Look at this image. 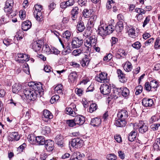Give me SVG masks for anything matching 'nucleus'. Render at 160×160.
<instances>
[{
  "label": "nucleus",
  "mask_w": 160,
  "mask_h": 160,
  "mask_svg": "<svg viewBox=\"0 0 160 160\" xmlns=\"http://www.w3.org/2000/svg\"><path fill=\"white\" fill-rule=\"evenodd\" d=\"M114 29V27L112 25L103 26L101 25L98 28V33L102 36L107 35L112 33Z\"/></svg>",
  "instance_id": "nucleus-1"
},
{
  "label": "nucleus",
  "mask_w": 160,
  "mask_h": 160,
  "mask_svg": "<svg viewBox=\"0 0 160 160\" xmlns=\"http://www.w3.org/2000/svg\"><path fill=\"white\" fill-rule=\"evenodd\" d=\"M34 92L29 88H26L23 91L24 94L26 99L29 101H34L37 97V94Z\"/></svg>",
  "instance_id": "nucleus-2"
},
{
  "label": "nucleus",
  "mask_w": 160,
  "mask_h": 160,
  "mask_svg": "<svg viewBox=\"0 0 160 160\" xmlns=\"http://www.w3.org/2000/svg\"><path fill=\"white\" fill-rule=\"evenodd\" d=\"M97 39L95 35H92L88 38L85 42V45L89 48H90L92 46H95L96 44Z\"/></svg>",
  "instance_id": "nucleus-3"
},
{
  "label": "nucleus",
  "mask_w": 160,
  "mask_h": 160,
  "mask_svg": "<svg viewBox=\"0 0 160 160\" xmlns=\"http://www.w3.org/2000/svg\"><path fill=\"white\" fill-rule=\"evenodd\" d=\"M33 91L35 93L37 94V97L40 96H42L43 94V89L42 88V84L40 82L35 83V84L34 86Z\"/></svg>",
  "instance_id": "nucleus-4"
},
{
  "label": "nucleus",
  "mask_w": 160,
  "mask_h": 160,
  "mask_svg": "<svg viewBox=\"0 0 160 160\" xmlns=\"http://www.w3.org/2000/svg\"><path fill=\"white\" fill-rule=\"evenodd\" d=\"M83 140L79 138L72 139L71 142V146L76 148H80L83 145Z\"/></svg>",
  "instance_id": "nucleus-5"
},
{
  "label": "nucleus",
  "mask_w": 160,
  "mask_h": 160,
  "mask_svg": "<svg viewBox=\"0 0 160 160\" xmlns=\"http://www.w3.org/2000/svg\"><path fill=\"white\" fill-rule=\"evenodd\" d=\"M111 89L110 86L105 83L101 85L100 88L101 92L104 95H107L110 93Z\"/></svg>",
  "instance_id": "nucleus-6"
},
{
  "label": "nucleus",
  "mask_w": 160,
  "mask_h": 160,
  "mask_svg": "<svg viewBox=\"0 0 160 160\" xmlns=\"http://www.w3.org/2000/svg\"><path fill=\"white\" fill-rule=\"evenodd\" d=\"M108 74L105 72H102L99 74L98 77L96 78L97 81L99 82L106 83L109 81L107 78Z\"/></svg>",
  "instance_id": "nucleus-7"
},
{
  "label": "nucleus",
  "mask_w": 160,
  "mask_h": 160,
  "mask_svg": "<svg viewBox=\"0 0 160 160\" xmlns=\"http://www.w3.org/2000/svg\"><path fill=\"white\" fill-rule=\"evenodd\" d=\"M54 141L51 140H47L46 141L44 145L47 151L51 152L54 148Z\"/></svg>",
  "instance_id": "nucleus-8"
},
{
  "label": "nucleus",
  "mask_w": 160,
  "mask_h": 160,
  "mask_svg": "<svg viewBox=\"0 0 160 160\" xmlns=\"http://www.w3.org/2000/svg\"><path fill=\"white\" fill-rule=\"evenodd\" d=\"M83 43L82 39L78 38H74L72 42V46L73 48H77L80 47Z\"/></svg>",
  "instance_id": "nucleus-9"
},
{
  "label": "nucleus",
  "mask_w": 160,
  "mask_h": 160,
  "mask_svg": "<svg viewBox=\"0 0 160 160\" xmlns=\"http://www.w3.org/2000/svg\"><path fill=\"white\" fill-rule=\"evenodd\" d=\"M14 2L12 0H7L5 2L4 10L6 12H10L13 6Z\"/></svg>",
  "instance_id": "nucleus-10"
},
{
  "label": "nucleus",
  "mask_w": 160,
  "mask_h": 160,
  "mask_svg": "<svg viewBox=\"0 0 160 160\" xmlns=\"http://www.w3.org/2000/svg\"><path fill=\"white\" fill-rule=\"evenodd\" d=\"M138 125L139 132L143 134L148 130V126L143 122H139Z\"/></svg>",
  "instance_id": "nucleus-11"
},
{
  "label": "nucleus",
  "mask_w": 160,
  "mask_h": 160,
  "mask_svg": "<svg viewBox=\"0 0 160 160\" xmlns=\"http://www.w3.org/2000/svg\"><path fill=\"white\" fill-rule=\"evenodd\" d=\"M32 49L36 52L39 51L42 46V42L41 41H37L32 42L31 44Z\"/></svg>",
  "instance_id": "nucleus-12"
},
{
  "label": "nucleus",
  "mask_w": 160,
  "mask_h": 160,
  "mask_svg": "<svg viewBox=\"0 0 160 160\" xmlns=\"http://www.w3.org/2000/svg\"><path fill=\"white\" fill-rule=\"evenodd\" d=\"M84 157L85 155L84 154H81L79 152H76L72 154L70 160H80Z\"/></svg>",
  "instance_id": "nucleus-13"
},
{
  "label": "nucleus",
  "mask_w": 160,
  "mask_h": 160,
  "mask_svg": "<svg viewBox=\"0 0 160 160\" xmlns=\"http://www.w3.org/2000/svg\"><path fill=\"white\" fill-rule=\"evenodd\" d=\"M121 91V88H114L113 90V92H112L110 96L108 97V98H114L115 99H117L119 96V93Z\"/></svg>",
  "instance_id": "nucleus-14"
},
{
  "label": "nucleus",
  "mask_w": 160,
  "mask_h": 160,
  "mask_svg": "<svg viewBox=\"0 0 160 160\" xmlns=\"http://www.w3.org/2000/svg\"><path fill=\"white\" fill-rule=\"evenodd\" d=\"M53 118V115L52 113L48 110H45L43 111V120L47 122Z\"/></svg>",
  "instance_id": "nucleus-15"
},
{
  "label": "nucleus",
  "mask_w": 160,
  "mask_h": 160,
  "mask_svg": "<svg viewBox=\"0 0 160 160\" xmlns=\"http://www.w3.org/2000/svg\"><path fill=\"white\" fill-rule=\"evenodd\" d=\"M77 124L82 125L85 121L84 117L81 115H78L75 116L74 119Z\"/></svg>",
  "instance_id": "nucleus-16"
},
{
  "label": "nucleus",
  "mask_w": 160,
  "mask_h": 160,
  "mask_svg": "<svg viewBox=\"0 0 160 160\" xmlns=\"http://www.w3.org/2000/svg\"><path fill=\"white\" fill-rule=\"evenodd\" d=\"M142 105L145 107H151L153 104L152 99L150 98H144L142 100Z\"/></svg>",
  "instance_id": "nucleus-17"
},
{
  "label": "nucleus",
  "mask_w": 160,
  "mask_h": 160,
  "mask_svg": "<svg viewBox=\"0 0 160 160\" xmlns=\"http://www.w3.org/2000/svg\"><path fill=\"white\" fill-rule=\"evenodd\" d=\"M128 112L126 110H122L119 112L117 114V116L119 118L125 120L128 117Z\"/></svg>",
  "instance_id": "nucleus-18"
},
{
  "label": "nucleus",
  "mask_w": 160,
  "mask_h": 160,
  "mask_svg": "<svg viewBox=\"0 0 160 160\" xmlns=\"http://www.w3.org/2000/svg\"><path fill=\"white\" fill-rule=\"evenodd\" d=\"M79 11V9L78 7H73L71 10L72 18L73 20H75L77 18Z\"/></svg>",
  "instance_id": "nucleus-19"
},
{
  "label": "nucleus",
  "mask_w": 160,
  "mask_h": 160,
  "mask_svg": "<svg viewBox=\"0 0 160 160\" xmlns=\"http://www.w3.org/2000/svg\"><path fill=\"white\" fill-rule=\"evenodd\" d=\"M117 73L120 81L122 82H125L126 81L125 75L123 73L122 71L120 69H118L117 71Z\"/></svg>",
  "instance_id": "nucleus-20"
},
{
  "label": "nucleus",
  "mask_w": 160,
  "mask_h": 160,
  "mask_svg": "<svg viewBox=\"0 0 160 160\" xmlns=\"http://www.w3.org/2000/svg\"><path fill=\"white\" fill-rule=\"evenodd\" d=\"M127 124L126 121L121 118H119L116 120L115 123V125L118 127H124Z\"/></svg>",
  "instance_id": "nucleus-21"
},
{
  "label": "nucleus",
  "mask_w": 160,
  "mask_h": 160,
  "mask_svg": "<svg viewBox=\"0 0 160 160\" xmlns=\"http://www.w3.org/2000/svg\"><path fill=\"white\" fill-rule=\"evenodd\" d=\"M89 62L90 59L86 55H85L80 61V64L83 67L87 66L89 64Z\"/></svg>",
  "instance_id": "nucleus-22"
},
{
  "label": "nucleus",
  "mask_w": 160,
  "mask_h": 160,
  "mask_svg": "<svg viewBox=\"0 0 160 160\" xmlns=\"http://www.w3.org/2000/svg\"><path fill=\"white\" fill-rule=\"evenodd\" d=\"M44 138L42 136H38L36 137V144L38 145H43L46 142Z\"/></svg>",
  "instance_id": "nucleus-23"
},
{
  "label": "nucleus",
  "mask_w": 160,
  "mask_h": 160,
  "mask_svg": "<svg viewBox=\"0 0 160 160\" xmlns=\"http://www.w3.org/2000/svg\"><path fill=\"white\" fill-rule=\"evenodd\" d=\"M101 120L98 118L92 119L91 121V124L94 127L99 126L101 124Z\"/></svg>",
  "instance_id": "nucleus-24"
},
{
  "label": "nucleus",
  "mask_w": 160,
  "mask_h": 160,
  "mask_svg": "<svg viewBox=\"0 0 160 160\" xmlns=\"http://www.w3.org/2000/svg\"><path fill=\"white\" fill-rule=\"evenodd\" d=\"M31 22L26 21L22 23V29L23 31H27L31 28Z\"/></svg>",
  "instance_id": "nucleus-25"
},
{
  "label": "nucleus",
  "mask_w": 160,
  "mask_h": 160,
  "mask_svg": "<svg viewBox=\"0 0 160 160\" xmlns=\"http://www.w3.org/2000/svg\"><path fill=\"white\" fill-rule=\"evenodd\" d=\"M34 14H36L35 18L36 20L39 22H42L43 20V11L34 12Z\"/></svg>",
  "instance_id": "nucleus-26"
},
{
  "label": "nucleus",
  "mask_w": 160,
  "mask_h": 160,
  "mask_svg": "<svg viewBox=\"0 0 160 160\" xmlns=\"http://www.w3.org/2000/svg\"><path fill=\"white\" fill-rule=\"evenodd\" d=\"M77 75L76 72L70 73L68 77L69 81L72 83H73L77 79Z\"/></svg>",
  "instance_id": "nucleus-27"
},
{
  "label": "nucleus",
  "mask_w": 160,
  "mask_h": 160,
  "mask_svg": "<svg viewBox=\"0 0 160 160\" xmlns=\"http://www.w3.org/2000/svg\"><path fill=\"white\" fill-rule=\"evenodd\" d=\"M128 33L129 36L132 38H135L138 35V32L136 31L135 29L133 28L129 30Z\"/></svg>",
  "instance_id": "nucleus-28"
},
{
  "label": "nucleus",
  "mask_w": 160,
  "mask_h": 160,
  "mask_svg": "<svg viewBox=\"0 0 160 160\" xmlns=\"http://www.w3.org/2000/svg\"><path fill=\"white\" fill-rule=\"evenodd\" d=\"M137 132L135 130L132 131L129 134L128 137V139L130 142H133L134 139L136 138Z\"/></svg>",
  "instance_id": "nucleus-29"
},
{
  "label": "nucleus",
  "mask_w": 160,
  "mask_h": 160,
  "mask_svg": "<svg viewBox=\"0 0 160 160\" xmlns=\"http://www.w3.org/2000/svg\"><path fill=\"white\" fill-rule=\"evenodd\" d=\"M116 30L117 32H121L123 29V22L119 21L115 27Z\"/></svg>",
  "instance_id": "nucleus-30"
},
{
  "label": "nucleus",
  "mask_w": 160,
  "mask_h": 160,
  "mask_svg": "<svg viewBox=\"0 0 160 160\" xmlns=\"http://www.w3.org/2000/svg\"><path fill=\"white\" fill-rule=\"evenodd\" d=\"M21 86L20 85L15 83L12 86V91L13 93H18L21 89Z\"/></svg>",
  "instance_id": "nucleus-31"
},
{
  "label": "nucleus",
  "mask_w": 160,
  "mask_h": 160,
  "mask_svg": "<svg viewBox=\"0 0 160 160\" xmlns=\"http://www.w3.org/2000/svg\"><path fill=\"white\" fill-rule=\"evenodd\" d=\"M77 28L78 30L80 32H82L84 30L85 27L82 21H78L77 25Z\"/></svg>",
  "instance_id": "nucleus-32"
},
{
  "label": "nucleus",
  "mask_w": 160,
  "mask_h": 160,
  "mask_svg": "<svg viewBox=\"0 0 160 160\" xmlns=\"http://www.w3.org/2000/svg\"><path fill=\"white\" fill-rule=\"evenodd\" d=\"M23 32L22 31H19L17 32L15 35L14 39L16 38L18 41L21 40L23 37Z\"/></svg>",
  "instance_id": "nucleus-33"
},
{
  "label": "nucleus",
  "mask_w": 160,
  "mask_h": 160,
  "mask_svg": "<svg viewBox=\"0 0 160 160\" xmlns=\"http://www.w3.org/2000/svg\"><path fill=\"white\" fill-rule=\"evenodd\" d=\"M51 132V129L49 127L47 126L43 127L41 133L42 134L46 135Z\"/></svg>",
  "instance_id": "nucleus-34"
},
{
  "label": "nucleus",
  "mask_w": 160,
  "mask_h": 160,
  "mask_svg": "<svg viewBox=\"0 0 160 160\" xmlns=\"http://www.w3.org/2000/svg\"><path fill=\"white\" fill-rule=\"evenodd\" d=\"M123 68L127 72L131 71L132 69V64L129 62H126Z\"/></svg>",
  "instance_id": "nucleus-35"
},
{
  "label": "nucleus",
  "mask_w": 160,
  "mask_h": 160,
  "mask_svg": "<svg viewBox=\"0 0 160 160\" xmlns=\"http://www.w3.org/2000/svg\"><path fill=\"white\" fill-rule=\"evenodd\" d=\"M36 137L34 135L31 134L28 136V138L29 142L32 144H36Z\"/></svg>",
  "instance_id": "nucleus-36"
},
{
  "label": "nucleus",
  "mask_w": 160,
  "mask_h": 160,
  "mask_svg": "<svg viewBox=\"0 0 160 160\" xmlns=\"http://www.w3.org/2000/svg\"><path fill=\"white\" fill-rule=\"evenodd\" d=\"M29 56L28 55L26 54H24L23 55V58L22 59H19L17 60V61L19 62L22 63H23L25 62H26L28 61L29 59Z\"/></svg>",
  "instance_id": "nucleus-37"
},
{
  "label": "nucleus",
  "mask_w": 160,
  "mask_h": 160,
  "mask_svg": "<svg viewBox=\"0 0 160 160\" xmlns=\"http://www.w3.org/2000/svg\"><path fill=\"white\" fill-rule=\"evenodd\" d=\"M62 85L60 84H58L55 88L54 91L58 94H61L62 92Z\"/></svg>",
  "instance_id": "nucleus-38"
},
{
  "label": "nucleus",
  "mask_w": 160,
  "mask_h": 160,
  "mask_svg": "<svg viewBox=\"0 0 160 160\" xmlns=\"http://www.w3.org/2000/svg\"><path fill=\"white\" fill-rule=\"evenodd\" d=\"M121 90L122 91V94L123 97H126L129 95V90L128 88H124L121 89Z\"/></svg>",
  "instance_id": "nucleus-39"
},
{
  "label": "nucleus",
  "mask_w": 160,
  "mask_h": 160,
  "mask_svg": "<svg viewBox=\"0 0 160 160\" xmlns=\"http://www.w3.org/2000/svg\"><path fill=\"white\" fill-rule=\"evenodd\" d=\"M71 50L69 46H67L62 51V54L63 55L68 54L71 52Z\"/></svg>",
  "instance_id": "nucleus-40"
},
{
  "label": "nucleus",
  "mask_w": 160,
  "mask_h": 160,
  "mask_svg": "<svg viewBox=\"0 0 160 160\" xmlns=\"http://www.w3.org/2000/svg\"><path fill=\"white\" fill-rule=\"evenodd\" d=\"M66 113L72 116H74L75 114V112H73L72 109L71 108H67L65 110Z\"/></svg>",
  "instance_id": "nucleus-41"
},
{
  "label": "nucleus",
  "mask_w": 160,
  "mask_h": 160,
  "mask_svg": "<svg viewBox=\"0 0 160 160\" xmlns=\"http://www.w3.org/2000/svg\"><path fill=\"white\" fill-rule=\"evenodd\" d=\"M152 89L157 88L158 86V82L155 80H152L150 83Z\"/></svg>",
  "instance_id": "nucleus-42"
},
{
  "label": "nucleus",
  "mask_w": 160,
  "mask_h": 160,
  "mask_svg": "<svg viewBox=\"0 0 160 160\" xmlns=\"http://www.w3.org/2000/svg\"><path fill=\"white\" fill-rule=\"evenodd\" d=\"M98 106L96 104L92 103L90 105L89 108V111L91 113L92 112L97 109Z\"/></svg>",
  "instance_id": "nucleus-43"
},
{
  "label": "nucleus",
  "mask_w": 160,
  "mask_h": 160,
  "mask_svg": "<svg viewBox=\"0 0 160 160\" xmlns=\"http://www.w3.org/2000/svg\"><path fill=\"white\" fill-rule=\"evenodd\" d=\"M12 138L16 141H18L20 138V135L17 132H13L12 133Z\"/></svg>",
  "instance_id": "nucleus-44"
},
{
  "label": "nucleus",
  "mask_w": 160,
  "mask_h": 160,
  "mask_svg": "<svg viewBox=\"0 0 160 160\" xmlns=\"http://www.w3.org/2000/svg\"><path fill=\"white\" fill-rule=\"evenodd\" d=\"M132 46L134 48L138 50L141 48V44L140 42L138 41H137L132 44Z\"/></svg>",
  "instance_id": "nucleus-45"
},
{
  "label": "nucleus",
  "mask_w": 160,
  "mask_h": 160,
  "mask_svg": "<svg viewBox=\"0 0 160 160\" xmlns=\"http://www.w3.org/2000/svg\"><path fill=\"white\" fill-rule=\"evenodd\" d=\"M83 15L85 18H88L91 15L90 12L87 9H85L83 11Z\"/></svg>",
  "instance_id": "nucleus-46"
},
{
  "label": "nucleus",
  "mask_w": 160,
  "mask_h": 160,
  "mask_svg": "<svg viewBox=\"0 0 160 160\" xmlns=\"http://www.w3.org/2000/svg\"><path fill=\"white\" fill-rule=\"evenodd\" d=\"M60 98L59 96L58 95H55L52 97L50 100V102L51 103H53L54 102L58 101Z\"/></svg>",
  "instance_id": "nucleus-47"
},
{
  "label": "nucleus",
  "mask_w": 160,
  "mask_h": 160,
  "mask_svg": "<svg viewBox=\"0 0 160 160\" xmlns=\"http://www.w3.org/2000/svg\"><path fill=\"white\" fill-rule=\"evenodd\" d=\"M3 43L6 46H9L10 44L12 43V40L9 38H5L3 40Z\"/></svg>",
  "instance_id": "nucleus-48"
},
{
  "label": "nucleus",
  "mask_w": 160,
  "mask_h": 160,
  "mask_svg": "<svg viewBox=\"0 0 160 160\" xmlns=\"http://www.w3.org/2000/svg\"><path fill=\"white\" fill-rule=\"evenodd\" d=\"M160 126L159 124L154 123L150 126L151 129L153 131H156L158 129Z\"/></svg>",
  "instance_id": "nucleus-49"
},
{
  "label": "nucleus",
  "mask_w": 160,
  "mask_h": 160,
  "mask_svg": "<svg viewBox=\"0 0 160 160\" xmlns=\"http://www.w3.org/2000/svg\"><path fill=\"white\" fill-rule=\"evenodd\" d=\"M62 35L64 38H66L67 40H68L71 36V34L69 31H66Z\"/></svg>",
  "instance_id": "nucleus-50"
},
{
  "label": "nucleus",
  "mask_w": 160,
  "mask_h": 160,
  "mask_svg": "<svg viewBox=\"0 0 160 160\" xmlns=\"http://www.w3.org/2000/svg\"><path fill=\"white\" fill-rule=\"evenodd\" d=\"M9 18L7 15L2 16L0 19L2 23H6L8 22Z\"/></svg>",
  "instance_id": "nucleus-51"
},
{
  "label": "nucleus",
  "mask_w": 160,
  "mask_h": 160,
  "mask_svg": "<svg viewBox=\"0 0 160 160\" xmlns=\"http://www.w3.org/2000/svg\"><path fill=\"white\" fill-rule=\"evenodd\" d=\"M135 11L138 14L141 15L145 14L146 12L145 10L141 8H136L135 9Z\"/></svg>",
  "instance_id": "nucleus-52"
},
{
  "label": "nucleus",
  "mask_w": 160,
  "mask_h": 160,
  "mask_svg": "<svg viewBox=\"0 0 160 160\" xmlns=\"http://www.w3.org/2000/svg\"><path fill=\"white\" fill-rule=\"evenodd\" d=\"M136 89L135 94L136 95H138L142 92L143 88L140 85L136 87Z\"/></svg>",
  "instance_id": "nucleus-53"
},
{
  "label": "nucleus",
  "mask_w": 160,
  "mask_h": 160,
  "mask_svg": "<svg viewBox=\"0 0 160 160\" xmlns=\"http://www.w3.org/2000/svg\"><path fill=\"white\" fill-rule=\"evenodd\" d=\"M23 70L27 74H29L30 73L28 65V64L26 63L23 66Z\"/></svg>",
  "instance_id": "nucleus-54"
},
{
  "label": "nucleus",
  "mask_w": 160,
  "mask_h": 160,
  "mask_svg": "<svg viewBox=\"0 0 160 160\" xmlns=\"http://www.w3.org/2000/svg\"><path fill=\"white\" fill-rule=\"evenodd\" d=\"M67 123L70 127H73L77 124L74 120H69L67 121Z\"/></svg>",
  "instance_id": "nucleus-55"
},
{
  "label": "nucleus",
  "mask_w": 160,
  "mask_h": 160,
  "mask_svg": "<svg viewBox=\"0 0 160 160\" xmlns=\"http://www.w3.org/2000/svg\"><path fill=\"white\" fill-rule=\"evenodd\" d=\"M82 52V51L80 49H77L74 50L72 52L73 55L75 56L79 55Z\"/></svg>",
  "instance_id": "nucleus-56"
},
{
  "label": "nucleus",
  "mask_w": 160,
  "mask_h": 160,
  "mask_svg": "<svg viewBox=\"0 0 160 160\" xmlns=\"http://www.w3.org/2000/svg\"><path fill=\"white\" fill-rule=\"evenodd\" d=\"M19 16L22 20H24L26 16V12L25 11L20 10L19 11Z\"/></svg>",
  "instance_id": "nucleus-57"
},
{
  "label": "nucleus",
  "mask_w": 160,
  "mask_h": 160,
  "mask_svg": "<svg viewBox=\"0 0 160 160\" xmlns=\"http://www.w3.org/2000/svg\"><path fill=\"white\" fill-rule=\"evenodd\" d=\"M144 88L148 91H150L151 90L152 91V88L151 87V85H150V84L149 82H147L145 83Z\"/></svg>",
  "instance_id": "nucleus-58"
},
{
  "label": "nucleus",
  "mask_w": 160,
  "mask_h": 160,
  "mask_svg": "<svg viewBox=\"0 0 160 160\" xmlns=\"http://www.w3.org/2000/svg\"><path fill=\"white\" fill-rule=\"evenodd\" d=\"M114 3V2L112 0H108V2L106 4V8L108 9H109L111 8L112 5L111 4Z\"/></svg>",
  "instance_id": "nucleus-59"
},
{
  "label": "nucleus",
  "mask_w": 160,
  "mask_h": 160,
  "mask_svg": "<svg viewBox=\"0 0 160 160\" xmlns=\"http://www.w3.org/2000/svg\"><path fill=\"white\" fill-rule=\"evenodd\" d=\"M112 58V54L111 53H109L104 57L103 58V60L104 61H106L107 62H108L109 60H110Z\"/></svg>",
  "instance_id": "nucleus-60"
},
{
  "label": "nucleus",
  "mask_w": 160,
  "mask_h": 160,
  "mask_svg": "<svg viewBox=\"0 0 160 160\" xmlns=\"http://www.w3.org/2000/svg\"><path fill=\"white\" fill-rule=\"evenodd\" d=\"M35 11L34 12H37L42 11V6L40 5H36L34 6Z\"/></svg>",
  "instance_id": "nucleus-61"
},
{
  "label": "nucleus",
  "mask_w": 160,
  "mask_h": 160,
  "mask_svg": "<svg viewBox=\"0 0 160 160\" xmlns=\"http://www.w3.org/2000/svg\"><path fill=\"white\" fill-rule=\"evenodd\" d=\"M97 18V16L95 15L91 17L89 19L90 24L93 25L94 24V22L96 20Z\"/></svg>",
  "instance_id": "nucleus-62"
},
{
  "label": "nucleus",
  "mask_w": 160,
  "mask_h": 160,
  "mask_svg": "<svg viewBox=\"0 0 160 160\" xmlns=\"http://www.w3.org/2000/svg\"><path fill=\"white\" fill-rule=\"evenodd\" d=\"M26 146V144L25 143H23L18 148L17 150L19 152H22Z\"/></svg>",
  "instance_id": "nucleus-63"
},
{
  "label": "nucleus",
  "mask_w": 160,
  "mask_h": 160,
  "mask_svg": "<svg viewBox=\"0 0 160 160\" xmlns=\"http://www.w3.org/2000/svg\"><path fill=\"white\" fill-rule=\"evenodd\" d=\"M107 158L108 160H116L117 157L114 154H110L108 155Z\"/></svg>",
  "instance_id": "nucleus-64"
}]
</instances>
